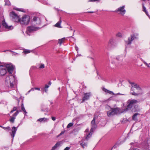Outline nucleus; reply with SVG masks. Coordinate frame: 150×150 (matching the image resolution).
Here are the masks:
<instances>
[{
    "label": "nucleus",
    "mask_w": 150,
    "mask_h": 150,
    "mask_svg": "<svg viewBox=\"0 0 150 150\" xmlns=\"http://www.w3.org/2000/svg\"><path fill=\"white\" fill-rule=\"evenodd\" d=\"M131 84V93L134 96H138L142 93V90L139 86L134 82L129 81Z\"/></svg>",
    "instance_id": "nucleus-1"
},
{
    "label": "nucleus",
    "mask_w": 150,
    "mask_h": 150,
    "mask_svg": "<svg viewBox=\"0 0 150 150\" xmlns=\"http://www.w3.org/2000/svg\"><path fill=\"white\" fill-rule=\"evenodd\" d=\"M118 42L115 39L112 38H110L106 48L108 49H110L116 47L117 45Z\"/></svg>",
    "instance_id": "nucleus-2"
},
{
    "label": "nucleus",
    "mask_w": 150,
    "mask_h": 150,
    "mask_svg": "<svg viewBox=\"0 0 150 150\" xmlns=\"http://www.w3.org/2000/svg\"><path fill=\"white\" fill-rule=\"evenodd\" d=\"M7 70L8 72L9 73V64H7L5 66L0 65V76L5 75L7 72Z\"/></svg>",
    "instance_id": "nucleus-3"
},
{
    "label": "nucleus",
    "mask_w": 150,
    "mask_h": 150,
    "mask_svg": "<svg viewBox=\"0 0 150 150\" xmlns=\"http://www.w3.org/2000/svg\"><path fill=\"white\" fill-rule=\"evenodd\" d=\"M30 17L29 16L24 15L21 18L20 24L22 25H26L29 23Z\"/></svg>",
    "instance_id": "nucleus-4"
},
{
    "label": "nucleus",
    "mask_w": 150,
    "mask_h": 150,
    "mask_svg": "<svg viewBox=\"0 0 150 150\" xmlns=\"http://www.w3.org/2000/svg\"><path fill=\"white\" fill-rule=\"evenodd\" d=\"M138 102L136 100H129L127 102V108L125 110V111H127L128 110L130 109L134 105Z\"/></svg>",
    "instance_id": "nucleus-5"
},
{
    "label": "nucleus",
    "mask_w": 150,
    "mask_h": 150,
    "mask_svg": "<svg viewBox=\"0 0 150 150\" xmlns=\"http://www.w3.org/2000/svg\"><path fill=\"white\" fill-rule=\"evenodd\" d=\"M17 107H13V109L10 112V113H12L15 111H16L15 113L11 116V119H10V122L13 123L15 119L16 118V117L17 115L20 112H21V110L20 111L17 110Z\"/></svg>",
    "instance_id": "nucleus-6"
},
{
    "label": "nucleus",
    "mask_w": 150,
    "mask_h": 150,
    "mask_svg": "<svg viewBox=\"0 0 150 150\" xmlns=\"http://www.w3.org/2000/svg\"><path fill=\"white\" fill-rule=\"evenodd\" d=\"M91 125L92 127L90 130V133L87 135L86 137V139H88L89 138L90 136L92 134V132H93V130L96 128L97 127V126L95 123V117H94L93 120L91 122Z\"/></svg>",
    "instance_id": "nucleus-7"
},
{
    "label": "nucleus",
    "mask_w": 150,
    "mask_h": 150,
    "mask_svg": "<svg viewBox=\"0 0 150 150\" xmlns=\"http://www.w3.org/2000/svg\"><path fill=\"white\" fill-rule=\"evenodd\" d=\"M139 35L138 33H134L131 35L128 38V40L126 42L127 45H129L131 43L132 41L138 38Z\"/></svg>",
    "instance_id": "nucleus-8"
},
{
    "label": "nucleus",
    "mask_w": 150,
    "mask_h": 150,
    "mask_svg": "<svg viewBox=\"0 0 150 150\" xmlns=\"http://www.w3.org/2000/svg\"><path fill=\"white\" fill-rule=\"evenodd\" d=\"M11 14L12 16V21L15 22L20 23L21 18L19 17L18 15L13 11H12Z\"/></svg>",
    "instance_id": "nucleus-9"
},
{
    "label": "nucleus",
    "mask_w": 150,
    "mask_h": 150,
    "mask_svg": "<svg viewBox=\"0 0 150 150\" xmlns=\"http://www.w3.org/2000/svg\"><path fill=\"white\" fill-rule=\"evenodd\" d=\"M38 28L36 27L33 26H29L27 27L26 33L29 35H30V34L32 33L33 31H35L39 29Z\"/></svg>",
    "instance_id": "nucleus-10"
},
{
    "label": "nucleus",
    "mask_w": 150,
    "mask_h": 150,
    "mask_svg": "<svg viewBox=\"0 0 150 150\" xmlns=\"http://www.w3.org/2000/svg\"><path fill=\"white\" fill-rule=\"evenodd\" d=\"M125 6H124L122 7H120L117 9L115 11L117 12L118 14L121 15L122 16H124L126 12V10L125 9Z\"/></svg>",
    "instance_id": "nucleus-11"
},
{
    "label": "nucleus",
    "mask_w": 150,
    "mask_h": 150,
    "mask_svg": "<svg viewBox=\"0 0 150 150\" xmlns=\"http://www.w3.org/2000/svg\"><path fill=\"white\" fill-rule=\"evenodd\" d=\"M91 95V93H85L82 98V101L81 103L84 102L86 100H87L89 99L90 96Z\"/></svg>",
    "instance_id": "nucleus-12"
},
{
    "label": "nucleus",
    "mask_w": 150,
    "mask_h": 150,
    "mask_svg": "<svg viewBox=\"0 0 150 150\" xmlns=\"http://www.w3.org/2000/svg\"><path fill=\"white\" fill-rule=\"evenodd\" d=\"M17 129V127H13L11 129V135L12 138V141H13V138L15 135Z\"/></svg>",
    "instance_id": "nucleus-13"
},
{
    "label": "nucleus",
    "mask_w": 150,
    "mask_h": 150,
    "mask_svg": "<svg viewBox=\"0 0 150 150\" xmlns=\"http://www.w3.org/2000/svg\"><path fill=\"white\" fill-rule=\"evenodd\" d=\"M15 66L10 63V74L13 73L14 74L15 73Z\"/></svg>",
    "instance_id": "nucleus-14"
},
{
    "label": "nucleus",
    "mask_w": 150,
    "mask_h": 150,
    "mask_svg": "<svg viewBox=\"0 0 150 150\" xmlns=\"http://www.w3.org/2000/svg\"><path fill=\"white\" fill-rule=\"evenodd\" d=\"M33 21L37 24H40L41 23L40 19L38 17H35L33 18Z\"/></svg>",
    "instance_id": "nucleus-15"
},
{
    "label": "nucleus",
    "mask_w": 150,
    "mask_h": 150,
    "mask_svg": "<svg viewBox=\"0 0 150 150\" xmlns=\"http://www.w3.org/2000/svg\"><path fill=\"white\" fill-rule=\"evenodd\" d=\"M11 77H12L13 79V81H11L10 82V87H11V88H13L14 85L15 84L16 81L15 76H12Z\"/></svg>",
    "instance_id": "nucleus-16"
},
{
    "label": "nucleus",
    "mask_w": 150,
    "mask_h": 150,
    "mask_svg": "<svg viewBox=\"0 0 150 150\" xmlns=\"http://www.w3.org/2000/svg\"><path fill=\"white\" fill-rule=\"evenodd\" d=\"M62 22V21L61 19V18H60L59 21L54 25V26L58 28H62V27L61 26Z\"/></svg>",
    "instance_id": "nucleus-17"
},
{
    "label": "nucleus",
    "mask_w": 150,
    "mask_h": 150,
    "mask_svg": "<svg viewBox=\"0 0 150 150\" xmlns=\"http://www.w3.org/2000/svg\"><path fill=\"white\" fill-rule=\"evenodd\" d=\"M111 110H112L114 115L118 113L119 112L120 109L118 108H111Z\"/></svg>",
    "instance_id": "nucleus-18"
},
{
    "label": "nucleus",
    "mask_w": 150,
    "mask_h": 150,
    "mask_svg": "<svg viewBox=\"0 0 150 150\" xmlns=\"http://www.w3.org/2000/svg\"><path fill=\"white\" fill-rule=\"evenodd\" d=\"M113 113L112 110H111L110 108V110L107 112V115L108 117H111L114 115Z\"/></svg>",
    "instance_id": "nucleus-19"
},
{
    "label": "nucleus",
    "mask_w": 150,
    "mask_h": 150,
    "mask_svg": "<svg viewBox=\"0 0 150 150\" xmlns=\"http://www.w3.org/2000/svg\"><path fill=\"white\" fill-rule=\"evenodd\" d=\"M48 119L45 117L40 118L38 120V121H39L40 122H45L48 121Z\"/></svg>",
    "instance_id": "nucleus-20"
},
{
    "label": "nucleus",
    "mask_w": 150,
    "mask_h": 150,
    "mask_svg": "<svg viewBox=\"0 0 150 150\" xmlns=\"http://www.w3.org/2000/svg\"><path fill=\"white\" fill-rule=\"evenodd\" d=\"M2 23L3 26L4 27L6 28H9V26H8L7 25V23L5 22V20H3L2 21Z\"/></svg>",
    "instance_id": "nucleus-21"
},
{
    "label": "nucleus",
    "mask_w": 150,
    "mask_h": 150,
    "mask_svg": "<svg viewBox=\"0 0 150 150\" xmlns=\"http://www.w3.org/2000/svg\"><path fill=\"white\" fill-rule=\"evenodd\" d=\"M140 115L138 113H136L134 114L132 116V119L134 120H137V115Z\"/></svg>",
    "instance_id": "nucleus-22"
},
{
    "label": "nucleus",
    "mask_w": 150,
    "mask_h": 150,
    "mask_svg": "<svg viewBox=\"0 0 150 150\" xmlns=\"http://www.w3.org/2000/svg\"><path fill=\"white\" fill-rule=\"evenodd\" d=\"M14 9L17 11H21L24 13H25L26 12V10L23 8H14Z\"/></svg>",
    "instance_id": "nucleus-23"
},
{
    "label": "nucleus",
    "mask_w": 150,
    "mask_h": 150,
    "mask_svg": "<svg viewBox=\"0 0 150 150\" xmlns=\"http://www.w3.org/2000/svg\"><path fill=\"white\" fill-rule=\"evenodd\" d=\"M62 142H57L53 147L54 148H57L58 147L60 146V145L62 144Z\"/></svg>",
    "instance_id": "nucleus-24"
},
{
    "label": "nucleus",
    "mask_w": 150,
    "mask_h": 150,
    "mask_svg": "<svg viewBox=\"0 0 150 150\" xmlns=\"http://www.w3.org/2000/svg\"><path fill=\"white\" fill-rule=\"evenodd\" d=\"M21 108L22 110L24 112L25 114H26L27 113V112H26L24 107L23 103H22L21 105Z\"/></svg>",
    "instance_id": "nucleus-25"
},
{
    "label": "nucleus",
    "mask_w": 150,
    "mask_h": 150,
    "mask_svg": "<svg viewBox=\"0 0 150 150\" xmlns=\"http://www.w3.org/2000/svg\"><path fill=\"white\" fill-rule=\"evenodd\" d=\"M9 80V76H8L6 78L5 80V83L6 85H7L8 84V81Z\"/></svg>",
    "instance_id": "nucleus-26"
},
{
    "label": "nucleus",
    "mask_w": 150,
    "mask_h": 150,
    "mask_svg": "<svg viewBox=\"0 0 150 150\" xmlns=\"http://www.w3.org/2000/svg\"><path fill=\"white\" fill-rule=\"evenodd\" d=\"M65 39V38H63L61 39H60L58 41V43L60 44V45H61L62 43L63 42V41Z\"/></svg>",
    "instance_id": "nucleus-27"
},
{
    "label": "nucleus",
    "mask_w": 150,
    "mask_h": 150,
    "mask_svg": "<svg viewBox=\"0 0 150 150\" xmlns=\"http://www.w3.org/2000/svg\"><path fill=\"white\" fill-rule=\"evenodd\" d=\"M31 52V51L28 50H25L23 51V52L25 54L29 53H30Z\"/></svg>",
    "instance_id": "nucleus-28"
},
{
    "label": "nucleus",
    "mask_w": 150,
    "mask_h": 150,
    "mask_svg": "<svg viewBox=\"0 0 150 150\" xmlns=\"http://www.w3.org/2000/svg\"><path fill=\"white\" fill-rule=\"evenodd\" d=\"M80 144L83 148L87 146V144L84 142H82Z\"/></svg>",
    "instance_id": "nucleus-29"
},
{
    "label": "nucleus",
    "mask_w": 150,
    "mask_h": 150,
    "mask_svg": "<svg viewBox=\"0 0 150 150\" xmlns=\"http://www.w3.org/2000/svg\"><path fill=\"white\" fill-rule=\"evenodd\" d=\"M116 36L119 37H121L122 36V34L120 32H118L116 34Z\"/></svg>",
    "instance_id": "nucleus-30"
},
{
    "label": "nucleus",
    "mask_w": 150,
    "mask_h": 150,
    "mask_svg": "<svg viewBox=\"0 0 150 150\" xmlns=\"http://www.w3.org/2000/svg\"><path fill=\"white\" fill-rule=\"evenodd\" d=\"M73 125V123H69L67 126V127L68 128L72 126Z\"/></svg>",
    "instance_id": "nucleus-31"
},
{
    "label": "nucleus",
    "mask_w": 150,
    "mask_h": 150,
    "mask_svg": "<svg viewBox=\"0 0 150 150\" xmlns=\"http://www.w3.org/2000/svg\"><path fill=\"white\" fill-rule=\"evenodd\" d=\"M103 90L106 93H108V91H109L108 90H107V89H106L105 88H103Z\"/></svg>",
    "instance_id": "nucleus-32"
},
{
    "label": "nucleus",
    "mask_w": 150,
    "mask_h": 150,
    "mask_svg": "<svg viewBox=\"0 0 150 150\" xmlns=\"http://www.w3.org/2000/svg\"><path fill=\"white\" fill-rule=\"evenodd\" d=\"M65 132V130L62 131L61 132V133L58 135L57 136V137H59V136H60L61 135L63 134H64V133Z\"/></svg>",
    "instance_id": "nucleus-33"
},
{
    "label": "nucleus",
    "mask_w": 150,
    "mask_h": 150,
    "mask_svg": "<svg viewBox=\"0 0 150 150\" xmlns=\"http://www.w3.org/2000/svg\"><path fill=\"white\" fill-rule=\"evenodd\" d=\"M129 150H139V149L137 148H133L132 146Z\"/></svg>",
    "instance_id": "nucleus-34"
},
{
    "label": "nucleus",
    "mask_w": 150,
    "mask_h": 150,
    "mask_svg": "<svg viewBox=\"0 0 150 150\" xmlns=\"http://www.w3.org/2000/svg\"><path fill=\"white\" fill-rule=\"evenodd\" d=\"M2 128L4 129L5 130H9V127L8 126L7 127H4L2 126Z\"/></svg>",
    "instance_id": "nucleus-35"
},
{
    "label": "nucleus",
    "mask_w": 150,
    "mask_h": 150,
    "mask_svg": "<svg viewBox=\"0 0 150 150\" xmlns=\"http://www.w3.org/2000/svg\"><path fill=\"white\" fill-rule=\"evenodd\" d=\"M143 62L147 67H150V63L148 64L144 61H143Z\"/></svg>",
    "instance_id": "nucleus-36"
},
{
    "label": "nucleus",
    "mask_w": 150,
    "mask_h": 150,
    "mask_svg": "<svg viewBox=\"0 0 150 150\" xmlns=\"http://www.w3.org/2000/svg\"><path fill=\"white\" fill-rule=\"evenodd\" d=\"M5 5H8L9 3V0H5Z\"/></svg>",
    "instance_id": "nucleus-37"
},
{
    "label": "nucleus",
    "mask_w": 150,
    "mask_h": 150,
    "mask_svg": "<svg viewBox=\"0 0 150 150\" xmlns=\"http://www.w3.org/2000/svg\"><path fill=\"white\" fill-rule=\"evenodd\" d=\"M42 3L43 4H46V5H49V3H48L46 1H42Z\"/></svg>",
    "instance_id": "nucleus-38"
},
{
    "label": "nucleus",
    "mask_w": 150,
    "mask_h": 150,
    "mask_svg": "<svg viewBox=\"0 0 150 150\" xmlns=\"http://www.w3.org/2000/svg\"><path fill=\"white\" fill-rule=\"evenodd\" d=\"M45 67V66L44 64H41L40 66V69H43Z\"/></svg>",
    "instance_id": "nucleus-39"
},
{
    "label": "nucleus",
    "mask_w": 150,
    "mask_h": 150,
    "mask_svg": "<svg viewBox=\"0 0 150 150\" xmlns=\"http://www.w3.org/2000/svg\"><path fill=\"white\" fill-rule=\"evenodd\" d=\"M118 146V145L117 144H115L113 146V147L111 149V150H112V149H115L116 148L117 146Z\"/></svg>",
    "instance_id": "nucleus-40"
},
{
    "label": "nucleus",
    "mask_w": 150,
    "mask_h": 150,
    "mask_svg": "<svg viewBox=\"0 0 150 150\" xmlns=\"http://www.w3.org/2000/svg\"><path fill=\"white\" fill-rule=\"evenodd\" d=\"M108 93H109L111 95H114V93L112 91H111L109 90Z\"/></svg>",
    "instance_id": "nucleus-41"
},
{
    "label": "nucleus",
    "mask_w": 150,
    "mask_h": 150,
    "mask_svg": "<svg viewBox=\"0 0 150 150\" xmlns=\"http://www.w3.org/2000/svg\"><path fill=\"white\" fill-rule=\"evenodd\" d=\"M122 57L120 56H117L116 57V59L118 60H121Z\"/></svg>",
    "instance_id": "nucleus-42"
},
{
    "label": "nucleus",
    "mask_w": 150,
    "mask_h": 150,
    "mask_svg": "<svg viewBox=\"0 0 150 150\" xmlns=\"http://www.w3.org/2000/svg\"><path fill=\"white\" fill-rule=\"evenodd\" d=\"M70 149V147H67L64 149V150H69Z\"/></svg>",
    "instance_id": "nucleus-43"
},
{
    "label": "nucleus",
    "mask_w": 150,
    "mask_h": 150,
    "mask_svg": "<svg viewBox=\"0 0 150 150\" xmlns=\"http://www.w3.org/2000/svg\"><path fill=\"white\" fill-rule=\"evenodd\" d=\"M130 144L132 145H133L135 146L137 145V144H136V143L135 142H134V143L132 142L130 143Z\"/></svg>",
    "instance_id": "nucleus-44"
},
{
    "label": "nucleus",
    "mask_w": 150,
    "mask_h": 150,
    "mask_svg": "<svg viewBox=\"0 0 150 150\" xmlns=\"http://www.w3.org/2000/svg\"><path fill=\"white\" fill-rule=\"evenodd\" d=\"M50 86V85H48L47 84H46L45 86V88H48Z\"/></svg>",
    "instance_id": "nucleus-45"
},
{
    "label": "nucleus",
    "mask_w": 150,
    "mask_h": 150,
    "mask_svg": "<svg viewBox=\"0 0 150 150\" xmlns=\"http://www.w3.org/2000/svg\"><path fill=\"white\" fill-rule=\"evenodd\" d=\"M98 0H89L88 1V2H93V1H98Z\"/></svg>",
    "instance_id": "nucleus-46"
},
{
    "label": "nucleus",
    "mask_w": 150,
    "mask_h": 150,
    "mask_svg": "<svg viewBox=\"0 0 150 150\" xmlns=\"http://www.w3.org/2000/svg\"><path fill=\"white\" fill-rule=\"evenodd\" d=\"M52 120L53 121H55L56 120V118L55 117H52Z\"/></svg>",
    "instance_id": "nucleus-47"
},
{
    "label": "nucleus",
    "mask_w": 150,
    "mask_h": 150,
    "mask_svg": "<svg viewBox=\"0 0 150 150\" xmlns=\"http://www.w3.org/2000/svg\"><path fill=\"white\" fill-rule=\"evenodd\" d=\"M13 27L12 26H10V30L13 29Z\"/></svg>",
    "instance_id": "nucleus-48"
},
{
    "label": "nucleus",
    "mask_w": 150,
    "mask_h": 150,
    "mask_svg": "<svg viewBox=\"0 0 150 150\" xmlns=\"http://www.w3.org/2000/svg\"><path fill=\"white\" fill-rule=\"evenodd\" d=\"M35 89L38 90V91L40 90V88H35Z\"/></svg>",
    "instance_id": "nucleus-49"
},
{
    "label": "nucleus",
    "mask_w": 150,
    "mask_h": 150,
    "mask_svg": "<svg viewBox=\"0 0 150 150\" xmlns=\"http://www.w3.org/2000/svg\"><path fill=\"white\" fill-rule=\"evenodd\" d=\"M35 88H32L31 89V91H34V90H35Z\"/></svg>",
    "instance_id": "nucleus-50"
},
{
    "label": "nucleus",
    "mask_w": 150,
    "mask_h": 150,
    "mask_svg": "<svg viewBox=\"0 0 150 150\" xmlns=\"http://www.w3.org/2000/svg\"><path fill=\"white\" fill-rule=\"evenodd\" d=\"M47 88H44V91L45 92H47Z\"/></svg>",
    "instance_id": "nucleus-51"
},
{
    "label": "nucleus",
    "mask_w": 150,
    "mask_h": 150,
    "mask_svg": "<svg viewBox=\"0 0 150 150\" xmlns=\"http://www.w3.org/2000/svg\"><path fill=\"white\" fill-rule=\"evenodd\" d=\"M148 96L150 97V91L148 93Z\"/></svg>",
    "instance_id": "nucleus-52"
},
{
    "label": "nucleus",
    "mask_w": 150,
    "mask_h": 150,
    "mask_svg": "<svg viewBox=\"0 0 150 150\" xmlns=\"http://www.w3.org/2000/svg\"><path fill=\"white\" fill-rule=\"evenodd\" d=\"M76 50L77 51L78 50V47H76Z\"/></svg>",
    "instance_id": "nucleus-53"
},
{
    "label": "nucleus",
    "mask_w": 150,
    "mask_h": 150,
    "mask_svg": "<svg viewBox=\"0 0 150 150\" xmlns=\"http://www.w3.org/2000/svg\"><path fill=\"white\" fill-rule=\"evenodd\" d=\"M31 68H35V67L34 66H33L31 67Z\"/></svg>",
    "instance_id": "nucleus-54"
},
{
    "label": "nucleus",
    "mask_w": 150,
    "mask_h": 150,
    "mask_svg": "<svg viewBox=\"0 0 150 150\" xmlns=\"http://www.w3.org/2000/svg\"><path fill=\"white\" fill-rule=\"evenodd\" d=\"M51 82L50 81L49 83V85H50V86L51 85Z\"/></svg>",
    "instance_id": "nucleus-55"
},
{
    "label": "nucleus",
    "mask_w": 150,
    "mask_h": 150,
    "mask_svg": "<svg viewBox=\"0 0 150 150\" xmlns=\"http://www.w3.org/2000/svg\"><path fill=\"white\" fill-rule=\"evenodd\" d=\"M70 30H72V28L71 27H70Z\"/></svg>",
    "instance_id": "nucleus-56"
},
{
    "label": "nucleus",
    "mask_w": 150,
    "mask_h": 150,
    "mask_svg": "<svg viewBox=\"0 0 150 150\" xmlns=\"http://www.w3.org/2000/svg\"><path fill=\"white\" fill-rule=\"evenodd\" d=\"M31 90H29L28 91V93H29L30 91H31Z\"/></svg>",
    "instance_id": "nucleus-57"
},
{
    "label": "nucleus",
    "mask_w": 150,
    "mask_h": 150,
    "mask_svg": "<svg viewBox=\"0 0 150 150\" xmlns=\"http://www.w3.org/2000/svg\"><path fill=\"white\" fill-rule=\"evenodd\" d=\"M88 12L90 13H93V11H90V12Z\"/></svg>",
    "instance_id": "nucleus-58"
},
{
    "label": "nucleus",
    "mask_w": 150,
    "mask_h": 150,
    "mask_svg": "<svg viewBox=\"0 0 150 150\" xmlns=\"http://www.w3.org/2000/svg\"><path fill=\"white\" fill-rule=\"evenodd\" d=\"M9 51V50H5L4 52H6V51Z\"/></svg>",
    "instance_id": "nucleus-59"
},
{
    "label": "nucleus",
    "mask_w": 150,
    "mask_h": 150,
    "mask_svg": "<svg viewBox=\"0 0 150 150\" xmlns=\"http://www.w3.org/2000/svg\"><path fill=\"white\" fill-rule=\"evenodd\" d=\"M88 129H86V132H87V131H88Z\"/></svg>",
    "instance_id": "nucleus-60"
},
{
    "label": "nucleus",
    "mask_w": 150,
    "mask_h": 150,
    "mask_svg": "<svg viewBox=\"0 0 150 150\" xmlns=\"http://www.w3.org/2000/svg\"><path fill=\"white\" fill-rule=\"evenodd\" d=\"M146 149L147 150H148V149L146 147Z\"/></svg>",
    "instance_id": "nucleus-61"
},
{
    "label": "nucleus",
    "mask_w": 150,
    "mask_h": 150,
    "mask_svg": "<svg viewBox=\"0 0 150 150\" xmlns=\"http://www.w3.org/2000/svg\"><path fill=\"white\" fill-rule=\"evenodd\" d=\"M2 126H1V125H0V127H2Z\"/></svg>",
    "instance_id": "nucleus-62"
},
{
    "label": "nucleus",
    "mask_w": 150,
    "mask_h": 150,
    "mask_svg": "<svg viewBox=\"0 0 150 150\" xmlns=\"http://www.w3.org/2000/svg\"><path fill=\"white\" fill-rule=\"evenodd\" d=\"M52 103H52V102H51V104H52Z\"/></svg>",
    "instance_id": "nucleus-63"
},
{
    "label": "nucleus",
    "mask_w": 150,
    "mask_h": 150,
    "mask_svg": "<svg viewBox=\"0 0 150 150\" xmlns=\"http://www.w3.org/2000/svg\"><path fill=\"white\" fill-rule=\"evenodd\" d=\"M74 32H75V30H74Z\"/></svg>",
    "instance_id": "nucleus-64"
}]
</instances>
